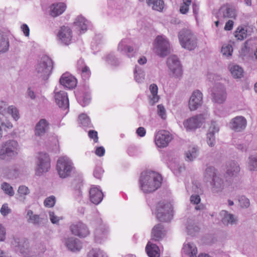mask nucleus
Instances as JSON below:
<instances>
[{"instance_id":"nucleus-14","label":"nucleus","mask_w":257,"mask_h":257,"mask_svg":"<svg viewBox=\"0 0 257 257\" xmlns=\"http://www.w3.org/2000/svg\"><path fill=\"white\" fill-rule=\"evenodd\" d=\"M72 234L80 238H85L90 234L88 226L82 222H77L72 224L69 227Z\"/></svg>"},{"instance_id":"nucleus-63","label":"nucleus","mask_w":257,"mask_h":257,"mask_svg":"<svg viewBox=\"0 0 257 257\" xmlns=\"http://www.w3.org/2000/svg\"><path fill=\"white\" fill-rule=\"evenodd\" d=\"M200 197L198 194L192 195L190 197V201L194 204H198L200 202Z\"/></svg>"},{"instance_id":"nucleus-60","label":"nucleus","mask_w":257,"mask_h":257,"mask_svg":"<svg viewBox=\"0 0 257 257\" xmlns=\"http://www.w3.org/2000/svg\"><path fill=\"white\" fill-rule=\"evenodd\" d=\"M6 229L2 224H0V242L5 241L6 239Z\"/></svg>"},{"instance_id":"nucleus-32","label":"nucleus","mask_w":257,"mask_h":257,"mask_svg":"<svg viewBox=\"0 0 257 257\" xmlns=\"http://www.w3.org/2000/svg\"><path fill=\"white\" fill-rule=\"evenodd\" d=\"M26 218L29 223L34 225H40L43 222V218L39 215L34 214L32 210L27 209L26 210Z\"/></svg>"},{"instance_id":"nucleus-1","label":"nucleus","mask_w":257,"mask_h":257,"mask_svg":"<svg viewBox=\"0 0 257 257\" xmlns=\"http://www.w3.org/2000/svg\"><path fill=\"white\" fill-rule=\"evenodd\" d=\"M11 244L16 250L19 251L24 257H41L46 250L44 243H40L30 247L27 241L18 237H14Z\"/></svg>"},{"instance_id":"nucleus-62","label":"nucleus","mask_w":257,"mask_h":257,"mask_svg":"<svg viewBox=\"0 0 257 257\" xmlns=\"http://www.w3.org/2000/svg\"><path fill=\"white\" fill-rule=\"evenodd\" d=\"M103 171L101 167L95 168L93 172V175L96 178L100 179L102 175Z\"/></svg>"},{"instance_id":"nucleus-26","label":"nucleus","mask_w":257,"mask_h":257,"mask_svg":"<svg viewBox=\"0 0 257 257\" xmlns=\"http://www.w3.org/2000/svg\"><path fill=\"white\" fill-rule=\"evenodd\" d=\"M103 197L101 190L96 187H92L89 191V199L90 201L94 204H99L102 200Z\"/></svg>"},{"instance_id":"nucleus-17","label":"nucleus","mask_w":257,"mask_h":257,"mask_svg":"<svg viewBox=\"0 0 257 257\" xmlns=\"http://www.w3.org/2000/svg\"><path fill=\"white\" fill-rule=\"evenodd\" d=\"M247 120L246 118L241 115L235 116L232 118L229 123V126L233 131L240 132L246 127Z\"/></svg>"},{"instance_id":"nucleus-13","label":"nucleus","mask_w":257,"mask_h":257,"mask_svg":"<svg viewBox=\"0 0 257 257\" xmlns=\"http://www.w3.org/2000/svg\"><path fill=\"white\" fill-rule=\"evenodd\" d=\"M212 101L222 104L226 99V92L224 86L221 84H216L211 89Z\"/></svg>"},{"instance_id":"nucleus-8","label":"nucleus","mask_w":257,"mask_h":257,"mask_svg":"<svg viewBox=\"0 0 257 257\" xmlns=\"http://www.w3.org/2000/svg\"><path fill=\"white\" fill-rule=\"evenodd\" d=\"M170 44L164 36H158L154 41V49L156 53L160 57H165L169 53Z\"/></svg>"},{"instance_id":"nucleus-10","label":"nucleus","mask_w":257,"mask_h":257,"mask_svg":"<svg viewBox=\"0 0 257 257\" xmlns=\"http://www.w3.org/2000/svg\"><path fill=\"white\" fill-rule=\"evenodd\" d=\"M56 39L60 45L64 46L70 45L73 40L71 29L67 26L61 27L57 33Z\"/></svg>"},{"instance_id":"nucleus-49","label":"nucleus","mask_w":257,"mask_h":257,"mask_svg":"<svg viewBox=\"0 0 257 257\" xmlns=\"http://www.w3.org/2000/svg\"><path fill=\"white\" fill-rule=\"evenodd\" d=\"M1 188L5 194L9 196H13L15 192L13 188L8 183L4 182L1 184Z\"/></svg>"},{"instance_id":"nucleus-33","label":"nucleus","mask_w":257,"mask_h":257,"mask_svg":"<svg viewBox=\"0 0 257 257\" xmlns=\"http://www.w3.org/2000/svg\"><path fill=\"white\" fill-rule=\"evenodd\" d=\"M108 229L105 226H100L96 228L94 232L95 241L101 243L106 238Z\"/></svg>"},{"instance_id":"nucleus-53","label":"nucleus","mask_w":257,"mask_h":257,"mask_svg":"<svg viewBox=\"0 0 257 257\" xmlns=\"http://www.w3.org/2000/svg\"><path fill=\"white\" fill-rule=\"evenodd\" d=\"M105 61L110 65L117 66L119 64L118 60L114 57L113 53H110L106 55Z\"/></svg>"},{"instance_id":"nucleus-29","label":"nucleus","mask_w":257,"mask_h":257,"mask_svg":"<svg viewBox=\"0 0 257 257\" xmlns=\"http://www.w3.org/2000/svg\"><path fill=\"white\" fill-rule=\"evenodd\" d=\"M211 186V190L213 193L221 192L225 188V185L222 179L219 176L215 177L210 182Z\"/></svg>"},{"instance_id":"nucleus-24","label":"nucleus","mask_w":257,"mask_h":257,"mask_svg":"<svg viewBox=\"0 0 257 257\" xmlns=\"http://www.w3.org/2000/svg\"><path fill=\"white\" fill-rule=\"evenodd\" d=\"M166 234V230L161 224L155 225L152 230L151 240L155 241H159L163 239Z\"/></svg>"},{"instance_id":"nucleus-43","label":"nucleus","mask_w":257,"mask_h":257,"mask_svg":"<svg viewBox=\"0 0 257 257\" xmlns=\"http://www.w3.org/2000/svg\"><path fill=\"white\" fill-rule=\"evenodd\" d=\"M170 167L174 174L176 176H179L181 173L185 170L184 165L178 162H173L170 164Z\"/></svg>"},{"instance_id":"nucleus-41","label":"nucleus","mask_w":257,"mask_h":257,"mask_svg":"<svg viewBox=\"0 0 257 257\" xmlns=\"http://www.w3.org/2000/svg\"><path fill=\"white\" fill-rule=\"evenodd\" d=\"M218 175L216 174L215 169L213 167H207L204 172V179L207 182H210L213 179L217 177Z\"/></svg>"},{"instance_id":"nucleus-30","label":"nucleus","mask_w":257,"mask_h":257,"mask_svg":"<svg viewBox=\"0 0 257 257\" xmlns=\"http://www.w3.org/2000/svg\"><path fill=\"white\" fill-rule=\"evenodd\" d=\"M240 171L238 164L234 161L228 162L226 164V174L228 177H235Z\"/></svg>"},{"instance_id":"nucleus-36","label":"nucleus","mask_w":257,"mask_h":257,"mask_svg":"<svg viewBox=\"0 0 257 257\" xmlns=\"http://www.w3.org/2000/svg\"><path fill=\"white\" fill-rule=\"evenodd\" d=\"M146 252L149 257H159L160 251L158 246L151 241L148 242L146 247Z\"/></svg>"},{"instance_id":"nucleus-15","label":"nucleus","mask_w":257,"mask_h":257,"mask_svg":"<svg viewBox=\"0 0 257 257\" xmlns=\"http://www.w3.org/2000/svg\"><path fill=\"white\" fill-rule=\"evenodd\" d=\"M62 242L68 250L73 252H79L82 248L81 241L74 236L64 237Z\"/></svg>"},{"instance_id":"nucleus-12","label":"nucleus","mask_w":257,"mask_h":257,"mask_svg":"<svg viewBox=\"0 0 257 257\" xmlns=\"http://www.w3.org/2000/svg\"><path fill=\"white\" fill-rule=\"evenodd\" d=\"M167 63L172 76L180 78L182 75V70L178 58L175 55L170 56L167 59Z\"/></svg>"},{"instance_id":"nucleus-20","label":"nucleus","mask_w":257,"mask_h":257,"mask_svg":"<svg viewBox=\"0 0 257 257\" xmlns=\"http://www.w3.org/2000/svg\"><path fill=\"white\" fill-rule=\"evenodd\" d=\"M7 113L11 114L15 120L19 118V111L16 107L13 105L7 107L6 102L0 101V114L5 115Z\"/></svg>"},{"instance_id":"nucleus-51","label":"nucleus","mask_w":257,"mask_h":257,"mask_svg":"<svg viewBox=\"0 0 257 257\" xmlns=\"http://www.w3.org/2000/svg\"><path fill=\"white\" fill-rule=\"evenodd\" d=\"M80 123L84 127H91L90 118L85 114H81L79 116Z\"/></svg>"},{"instance_id":"nucleus-38","label":"nucleus","mask_w":257,"mask_h":257,"mask_svg":"<svg viewBox=\"0 0 257 257\" xmlns=\"http://www.w3.org/2000/svg\"><path fill=\"white\" fill-rule=\"evenodd\" d=\"M229 71L234 78H240L243 76V70L238 65L230 64L229 66Z\"/></svg>"},{"instance_id":"nucleus-35","label":"nucleus","mask_w":257,"mask_h":257,"mask_svg":"<svg viewBox=\"0 0 257 257\" xmlns=\"http://www.w3.org/2000/svg\"><path fill=\"white\" fill-rule=\"evenodd\" d=\"M30 190L26 185H22L19 186L17 190V199L21 202L25 203L26 196L30 193Z\"/></svg>"},{"instance_id":"nucleus-3","label":"nucleus","mask_w":257,"mask_h":257,"mask_svg":"<svg viewBox=\"0 0 257 257\" xmlns=\"http://www.w3.org/2000/svg\"><path fill=\"white\" fill-rule=\"evenodd\" d=\"M181 46L188 51L194 50L197 47V39L193 32L188 29H182L178 34Z\"/></svg>"},{"instance_id":"nucleus-16","label":"nucleus","mask_w":257,"mask_h":257,"mask_svg":"<svg viewBox=\"0 0 257 257\" xmlns=\"http://www.w3.org/2000/svg\"><path fill=\"white\" fill-rule=\"evenodd\" d=\"M172 139V136L169 132L162 130L156 134L155 142L157 147L165 148L169 145Z\"/></svg>"},{"instance_id":"nucleus-2","label":"nucleus","mask_w":257,"mask_h":257,"mask_svg":"<svg viewBox=\"0 0 257 257\" xmlns=\"http://www.w3.org/2000/svg\"><path fill=\"white\" fill-rule=\"evenodd\" d=\"M162 181L160 174L154 171L144 172L139 180L140 189L144 193H152L161 186Z\"/></svg>"},{"instance_id":"nucleus-46","label":"nucleus","mask_w":257,"mask_h":257,"mask_svg":"<svg viewBox=\"0 0 257 257\" xmlns=\"http://www.w3.org/2000/svg\"><path fill=\"white\" fill-rule=\"evenodd\" d=\"M8 39L4 35L0 34V53L7 52L9 48Z\"/></svg>"},{"instance_id":"nucleus-55","label":"nucleus","mask_w":257,"mask_h":257,"mask_svg":"<svg viewBox=\"0 0 257 257\" xmlns=\"http://www.w3.org/2000/svg\"><path fill=\"white\" fill-rule=\"evenodd\" d=\"M191 3V0H183V4L180 8V12L182 14H187Z\"/></svg>"},{"instance_id":"nucleus-21","label":"nucleus","mask_w":257,"mask_h":257,"mask_svg":"<svg viewBox=\"0 0 257 257\" xmlns=\"http://www.w3.org/2000/svg\"><path fill=\"white\" fill-rule=\"evenodd\" d=\"M219 131V127L217 123L213 121L211 122L206 134V142L209 147H213L215 144V134Z\"/></svg>"},{"instance_id":"nucleus-27","label":"nucleus","mask_w":257,"mask_h":257,"mask_svg":"<svg viewBox=\"0 0 257 257\" xmlns=\"http://www.w3.org/2000/svg\"><path fill=\"white\" fill-rule=\"evenodd\" d=\"M158 87L156 84H151L149 86L148 98L149 103L150 105H153L158 102L160 96L158 94Z\"/></svg>"},{"instance_id":"nucleus-18","label":"nucleus","mask_w":257,"mask_h":257,"mask_svg":"<svg viewBox=\"0 0 257 257\" xmlns=\"http://www.w3.org/2000/svg\"><path fill=\"white\" fill-rule=\"evenodd\" d=\"M203 94L199 90H196L191 94L189 101V108L191 111L197 109L202 103Z\"/></svg>"},{"instance_id":"nucleus-52","label":"nucleus","mask_w":257,"mask_h":257,"mask_svg":"<svg viewBox=\"0 0 257 257\" xmlns=\"http://www.w3.org/2000/svg\"><path fill=\"white\" fill-rule=\"evenodd\" d=\"M129 40L127 39H123L118 43L117 46L118 51L122 53H126L127 44L129 43Z\"/></svg>"},{"instance_id":"nucleus-34","label":"nucleus","mask_w":257,"mask_h":257,"mask_svg":"<svg viewBox=\"0 0 257 257\" xmlns=\"http://www.w3.org/2000/svg\"><path fill=\"white\" fill-rule=\"evenodd\" d=\"M66 6L64 3H59L53 4L50 7V15L54 17L62 14L65 10Z\"/></svg>"},{"instance_id":"nucleus-47","label":"nucleus","mask_w":257,"mask_h":257,"mask_svg":"<svg viewBox=\"0 0 257 257\" xmlns=\"http://www.w3.org/2000/svg\"><path fill=\"white\" fill-rule=\"evenodd\" d=\"M87 257H107V255L100 249L93 248L88 251Z\"/></svg>"},{"instance_id":"nucleus-6","label":"nucleus","mask_w":257,"mask_h":257,"mask_svg":"<svg viewBox=\"0 0 257 257\" xmlns=\"http://www.w3.org/2000/svg\"><path fill=\"white\" fill-rule=\"evenodd\" d=\"M56 169L60 177L65 178L71 175L74 167L72 160L68 157L63 156L58 159Z\"/></svg>"},{"instance_id":"nucleus-4","label":"nucleus","mask_w":257,"mask_h":257,"mask_svg":"<svg viewBox=\"0 0 257 257\" xmlns=\"http://www.w3.org/2000/svg\"><path fill=\"white\" fill-rule=\"evenodd\" d=\"M20 147L18 142L14 140L6 141L0 149V159L8 160L15 158L19 154Z\"/></svg>"},{"instance_id":"nucleus-31","label":"nucleus","mask_w":257,"mask_h":257,"mask_svg":"<svg viewBox=\"0 0 257 257\" xmlns=\"http://www.w3.org/2000/svg\"><path fill=\"white\" fill-rule=\"evenodd\" d=\"M76 28L83 32H85L90 26L89 22L82 16H78L74 22Z\"/></svg>"},{"instance_id":"nucleus-19","label":"nucleus","mask_w":257,"mask_h":257,"mask_svg":"<svg viewBox=\"0 0 257 257\" xmlns=\"http://www.w3.org/2000/svg\"><path fill=\"white\" fill-rule=\"evenodd\" d=\"M55 101L59 107L62 109L67 110L69 108V100L67 93L64 91L55 90Z\"/></svg>"},{"instance_id":"nucleus-23","label":"nucleus","mask_w":257,"mask_h":257,"mask_svg":"<svg viewBox=\"0 0 257 257\" xmlns=\"http://www.w3.org/2000/svg\"><path fill=\"white\" fill-rule=\"evenodd\" d=\"M61 85L68 89L75 88L77 84L76 78L68 73H64L60 79Z\"/></svg>"},{"instance_id":"nucleus-45","label":"nucleus","mask_w":257,"mask_h":257,"mask_svg":"<svg viewBox=\"0 0 257 257\" xmlns=\"http://www.w3.org/2000/svg\"><path fill=\"white\" fill-rule=\"evenodd\" d=\"M220 13L225 18H235L236 13L234 9L229 7H223L220 10Z\"/></svg>"},{"instance_id":"nucleus-64","label":"nucleus","mask_w":257,"mask_h":257,"mask_svg":"<svg viewBox=\"0 0 257 257\" xmlns=\"http://www.w3.org/2000/svg\"><path fill=\"white\" fill-rule=\"evenodd\" d=\"M50 219L52 223H57L61 218L57 216L54 212L50 211L49 212Z\"/></svg>"},{"instance_id":"nucleus-5","label":"nucleus","mask_w":257,"mask_h":257,"mask_svg":"<svg viewBox=\"0 0 257 257\" xmlns=\"http://www.w3.org/2000/svg\"><path fill=\"white\" fill-rule=\"evenodd\" d=\"M52 68V60L47 56H43L38 60L36 66L37 75L43 80H46L49 77Z\"/></svg>"},{"instance_id":"nucleus-37","label":"nucleus","mask_w":257,"mask_h":257,"mask_svg":"<svg viewBox=\"0 0 257 257\" xmlns=\"http://www.w3.org/2000/svg\"><path fill=\"white\" fill-rule=\"evenodd\" d=\"M148 6L153 10L162 12L164 7V2L163 0H146Z\"/></svg>"},{"instance_id":"nucleus-58","label":"nucleus","mask_w":257,"mask_h":257,"mask_svg":"<svg viewBox=\"0 0 257 257\" xmlns=\"http://www.w3.org/2000/svg\"><path fill=\"white\" fill-rule=\"evenodd\" d=\"M238 201L240 206L242 208H247L250 205L249 199L244 196L239 197Z\"/></svg>"},{"instance_id":"nucleus-42","label":"nucleus","mask_w":257,"mask_h":257,"mask_svg":"<svg viewBox=\"0 0 257 257\" xmlns=\"http://www.w3.org/2000/svg\"><path fill=\"white\" fill-rule=\"evenodd\" d=\"M247 30L246 27L239 26L234 32V36L238 40L242 41L246 38Z\"/></svg>"},{"instance_id":"nucleus-57","label":"nucleus","mask_w":257,"mask_h":257,"mask_svg":"<svg viewBox=\"0 0 257 257\" xmlns=\"http://www.w3.org/2000/svg\"><path fill=\"white\" fill-rule=\"evenodd\" d=\"M55 203L56 198L53 195L47 197L44 201L45 206L47 207H52L54 206Z\"/></svg>"},{"instance_id":"nucleus-61","label":"nucleus","mask_w":257,"mask_h":257,"mask_svg":"<svg viewBox=\"0 0 257 257\" xmlns=\"http://www.w3.org/2000/svg\"><path fill=\"white\" fill-rule=\"evenodd\" d=\"M0 212H1V213L3 216H6L11 213V210L8 207V205L7 204H4L1 208Z\"/></svg>"},{"instance_id":"nucleus-7","label":"nucleus","mask_w":257,"mask_h":257,"mask_svg":"<svg viewBox=\"0 0 257 257\" xmlns=\"http://www.w3.org/2000/svg\"><path fill=\"white\" fill-rule=\"evenodd\" d=\"M157 219L160 221H169L172 218V205L165 201L159 202L156 208Z\"/></svg>"},{"instance_id":"nucleus-50","label":"nucleus","mask_w":257,"mask_h":257,"mask_svg":"<svg viewBox=\"0 0 257 257\" xmlns=\"http://www.w3.org/2000/svg\"><path fill=\"white\" fill-rule=\"evenodd\" d=\"M90 95L88 93H84L77 98L78 102L82 106L88 105L90 101Z\"/></svg>"},{"instance_id":"nucleus-22","label":"nucleus","mask_w":257,"mask_h":257,"mask_svg":"<svg viewBox=\"0 0 257 257\" xmlns=\"http://www.w3.org/2000/svg\"><path fill=\"white\" fill-rule=\"evenodd\" d=\"M221 222L225 225H233L237 223V217L226 210H221L219 213Z\"/></svg>"},{"instance_id":"nucleus-39","label":"nucleus","mask_w":257,"mask_h":257,"mask_svg":"<svg viewBox=\"0 0 257 257\" xmlns=\"http://www.w3.org/2000/svg\"><path fill=\"white\" fill-rule=\"evenodd\" d=\"M134 78L136 81L139 83L144 82L145 80V72L143 68L139 66H136L134 70Z\"/></svg>"},{"instance_id":"nucleus-40","label":"nucleus","mask_w":257,"mask_h":257,"mask_svg":"<svg viewBox=\"0 0 257 257\" xmlns=\"http://www.w3.org/2000/svg\"><path fill=\"white\" fill-rule=\"evenodd\" d=\"M198 155V148L196 146H191L189 147L188 151L185 153V160L187 161H193Z\"/></svg>"},{"instance_id":"nucleus-11","label":"nucleus","mask_w":257,"mask_h":257,"mask_svg":"<svg viewBox=\"0 0 257 257\" xmlns=\"http://www.w3.org/2000/svg\"><path fill=\"white\" fill-rule=\"evenodd\" d=\"M208 117L207 113L200 114L186 119L184 121L183 124L187 130H195L200 127Z\"/></svg>"},{"instance_id":"nucleus-54","label":"nucleus","mask_w":257,"mask_h":257,"mask_svg":"<svg viewBox=\"0 0 257 257\" xmlns=\"http://www.w3.org/2000/svg\"><path fill=\"white\" fill-rule=\"evenodd\" d=\"M233 51L232 46L230 44H224L221 48L222 55L226 57L231 56Z\"/></svg>"},{"instance_id":"nucleus-59","label":"nucleus","mask_w":257,"mask_h":257,"mask_svg":"<svg viewBox=\"0 0 257 257\" xmlns=\"http://www.w3.org/2000/svg\"><path fill=\"white\" fill-rule=\"evenodd\" d=\"M81 76L84 80L88 79L91 75V72L88 67L83 68L79 70Z\"/></svg>"},{"instance_id":"nucleus-9","label":"nucleus","mask_w":257,"mask_h":257,"mask_svg":"<svg viewBox=\"0 0 257 257\" xmlns=\"http://www.w3.org/2000/svg\"><path fill=\"white\" fill-rule=\"evenodd\" d=\"M36 174L41 176L47 172L50 168V159L48 155L45 153H40L37 157Z\"/></svg>"},{"instance_id":"nucleus-56","label":"nucleus","mask_w":257,"mask_h":257,"mask_svg":"<svg viewBox=\"0 0 257 257\" xmlns=\"http://www.w3.org/2000/svg\"><path fill=\"white\" fill-rule=\"evenodd\" d=\"M157 112L158 115L163 119H165L167 117L166 110L164 106L162 104L157 105Z\"/></svg>"},{"instance_id":"nucleus-28","label":"nucleus","mask_w":257,"mask_h":257,"mask_svg":"<svg viewBox=\"0 0 257 257\" xmlns=\"http://www.w3.org/2000/svg\"><path fill=\"white\" fill-rule=\"evenodd\" d=\"M182 252L186 257H196L197 249L193 243L187 241L183 244Z\"/></svg>"},{"instance_id":"nucleus-25","label":"nucleus","mask_w":257,"mask_h":257,"mask_svg":"<svg viewBox=\"0 0 257 257\" xmlns=\"http://www.w3.org/2000/svg\"><path fill=\"white\" fill-rule=\"evenodd\" d=\"M49 125V122L46 119H41L36 124L35 135L38 137L44 136L48 131Z\"/></svg>"},{"instance_id":"nucleus-44","label":"nucleus","mask_w":257,"mask_h":257,"mask_svg":"<svg viewBox=\"0 0 257 257\" xmlns=\"http://www.w3.org/2000/svg\"><path fill=\"white\" fill-rule=\"evenodd\" d=\"M248 169L250 171H257V153L248 157Z\"/></svg>"},{"instance_id":"nucleus-48","label":"nucleus","mask_w":257,"mask_h":257,"mask_svg":"<svg viewBox=\"0 0 257 257\" xmlns=\"http://www.w3.org/2000/svg\"><path fill=\"white\" fill-rule=\"evenodd\" d=\"M28 96L32 100L36 99L39 97V92L35 86L29 87L27 91Z\"/></svg>"}]
</instances>
